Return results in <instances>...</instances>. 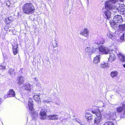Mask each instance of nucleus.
I'll return each instance as SVG.
<instances>
[{
  "label": "nucleus",
  "mask_w": 125,
  "mask_h": 125,
  "mask_svg": "<svg viewBox=\"0 0 125 125\" xmlns=\"http://www.w3.org/2000/svg\"><path fill=\"white\" fill-rule=\"evenodd\" d=\"M116 0H108L105 2V8L104 9H107L113 12H117V7L114 5V4L116 2Z\"/></svg>",
  "instance_id": "f257e3e1"
},
{
  "label": "nucleus",
  "mask_w": 125,
  "mask_h": 125,
  "mask_svg": "<svg viewBox=\"0 0 125 125\" xmlns=\"http://www.w3.org/2000/svg\"><path fill=\"white\" fill-rule=\"evenodd\" d=\"M22 7L23 12L27 14H31L34 12L35 10L33 5L31 3H26L24 4Z\"/></svg>",
  "instance_id": "f03ea898"
},
{
  "label": "nucleus",
  "mask_w": 125,
  "mask_h": 125,
  "mask_svg": "<svg viewBox=\"0 0 125 125\" xmlns=\"http://www.w3.org/2000/svg\"><path fill=\"white\" fill-rule=\"evenodd\" d=\"M92 112L93 114H95L97 116L94 119V124L96 125L99 124L102 120L101 113L99 109H98L92 110Z\"/></svg>",
  "instance_id": "7ed1b4c3"
},
{
  "label": "nucleus",
  "mask_w": 125,
  "mask_h": 125,
  "mask_svg": "<svg viewBox=\"0 0 125 125\" xmlns=\"http://www.w3.org/2000/svg\"><path fill=\"white\" fill-rule=\"evenodd\" d=\"M33 102L31 100H29L28 102V106L29 110L31 111L32 113H33L32 117L35 119H36L38 117V113L36 112H34L33 111Z\"/></svg>",
  "instance_id": "20e7f679"
},
{
  "label": "nucleus",
  "mask_w": 125,
  "mask_h": 125,
  "mask_svg": "<svg viewBox=\"0 0 125 125\" xmlns=\"http://www.w3.org/2000/svg\"><path fill=\"white\" fill-rule=\"evenodd\" d=\"M98 49L100 52L102 54H107L110 52V50L108 49L103 46H100Z\"/></svg>",
  "instance_id": "39448f33"
},
{
  "label": "nucleus",
  "mask_w": 125,
  "mask_h": 125,
  "mask_svg": "<svg viewBox=\"0 0 125 125\" xmlns=\"http://www.w3.org/2000/svg\"><path fill=\"white\" fill-rule=\"evenodd\" d=\"M111 11L106 9H103V14L105 18L109 20L111 18Z\"/></svg>",
  "instance_id": "423d86ee"
},
{
  "label": "nucleus",
  "mask_w": 125,
  "mask_h": 125,
  "mask_svg": "<svg viewBox=\"0 0 125 125\" xmlns=\"http://www.w3.org/2000/svg\"><path fill=\"white\" fill-rule=\"evenodd\" d=\"M113 20L114 23H118L119 24L123 21L122 16L119 15L115 16L114 17Z\"/></svg>",
  "instance_id": "0eeeda50"
},
{
  "label": "nucleus",
  "mask_w": 125,
  "mask_h": 125,
  "mask_svg": "<svg viewBox=\"0 0 125 125\" xmlns=\"http://www.w3.org/2000/svg\"><path fill=\"white\" fill-rule=\"evenodd\" d=\"M46 112V110L45 109H42L41 110L40 113L41 119L44 120L46 119L47 116Z\"/></svg>",
  "instance_id": "6e6552de"
},
{
  "label": "nucleus",
  "mask_w": 125,
  "mask_h": 125,
  "mask_svg": "<svg viewBox=\"0 0 125 125\" xmlns=\"http://www.w3.org/2000/svg\"><path fill=\"white\" fill-rule=\"evenodd\" d=\"M119 7H117V12L122 14H125V6L124 5H119Z\"/></svg>",
  "instance_id": "1a4fd4ad"
},
{
  "label": "nucleus",
  "mask_w": 125,
  "mask_h": 125,
  "mask_svg": "<svg viewBox=\"0 0 125 125\" xmlns=\"http://www.w3.org/2000/svg\"><path fill=\"white\" fill-rule=\"evenodd\" d=\"M104 116L105 118H107L110 120H113L115 119L114 118V117L115 116V114L112 113H111L109 114H105L104 115Z\"/></svg>",
  "instance_id": "9d476101"
},
{
  "label": "nucleus",
  "mask_w": 125,
  "mask_h": 125,
  "mask_svg": "<svg viewBox=\"0 0 125 125\" xmlns=\"http://www.w3.org/2000/svg\"><path fill=\"white\" fill-rule=\"evenodd\" d=\"M24 81V78L22 76H18L17 78V83L19 85H21L23 83Z\"/></svg>",
  "instance_id": "9b49d317"
},
{
  "label": "nucleus",
  "mask_w": 125,
  "mask_h": 125,
  "mask_svg": "<svg viewBox=\"0 0 125 125\" xmlns=\"http://www.w3.org/2000/svg\"><path fill=\"white\" fill-rule=\"evenodd\" d=\"M12 45L13 46L12 50L13 54L14 55H16L18 53V45L17 43L12 44Z\"/></svg>",
  "instance_id": "f8f14e48"
},
{
  "label": "nucleus",
  "mask_w": 125,
  "mask_h": 125,
  "mask_svg": "<svg viewBox=\"0 0 125 125\" xmlns=\"http://www.w3.org/2000/svg\"><path fill=\"white\" fill-rule=\"evenodd\" d=\"M89 31L88 29L85 28L83 31L80 33V34L85 37H88L89 34Z\"/></svg>",
  "instance_id": "ddd939ff"
},
{
  "label": "nucleus",
  "mask_w": 125,
  "mask_h": 125,
  "mask_svg": "<svg viewBox=\"0 0 125 125\" xmlns=\"http://www.w3.org/2000/svg\"><path fill=\"white\" fill-rule=\"evenodd\" d=\"M31 85L29 83H26L23 84L22 88L24 90L28 91H30L31 90Z\"/></svg>",
  "instance_id": "4468645a"
},
{
  "label": "nucleus",
  "mask_w": 125,
  "mask_h": 125,
  "mask_svg": "<svg viewBox=\"0 0 125 125\" xmlns=\"http://www.w3.org/2000/svg\"><path fill=\"white\" fill-rule=\"evenodd\" d=\"M115 58V54L112 52H110V56L108 59L109 60L111 61V62H113Z\"/></svg>",
  "instance_id": "2eb2a0df"
},
{
  "label": "nucleus",
  "mask_w": 125,
  "mask_h": 125,
  "mask_svg": "<svg viewBox=\"0 0 125 125\" xmlns=\"http://www.w3.org/2000/svg\"><path fill=\"white\" fill-rule=\"evenodd\" d=\"M100 55H97L95 57L94 59L93 62L95 64L98 63L100 62V58H101Z\"/></svg>",
  "instance_id": "dca6fc26"
},
{
  "label": "nucleus",
  "mask_w": 125,
  "mask_h": 125,
  "mask_svg": "<svg viewBox=\"0 0 125 125\" xmlns=\"http://www.w3.org/2000/svg\"><path fill=\"white\" fill-rule=\"evenodd\" d=\"M125 109V105L123 104L122 106H120L117 108L116 110L117 112L119 113H121L122 111H123Z\"/></svg>",
  "instance_id": "f3484780"
},
{
  "label": "nucleus",
  "mask_w": 125,
  "mask_h": 125,
  "mask_svg": "<svg viewBox=\"0 0 125 125\" xmlns=\"http://www.w3.org/2000/svg\"><path fill=\"white\" fill-rule=\"evenodd\" d=\"M117 23H114V22L112 23H111V25H112V27L113 28L115 29H119L120 27V25L117 24Z\"/></svg>",
  "instance_id": "a211bd4d"
},
{
  "label": "nucleus",
  "mask_w": 125,
  "mask_h": 125,
  "mask_svg": "<svg viewBox=\"0 0 125 125\" xmlns=\"http://www.w3.org/2000/svg\"><path fill=\"white\" fill-rule=\"evenodd\" d=\"M104 42V39L102 37H100L98 39V41L96 43L98 45L100 44H103Z\"/></svg>",
  "instance_id": "6ab92c4d"
},
{
  "label": "nucleus",
  "mask_w": 125,
  "mask_h": 125,
  "mask_svg": "<svg viewBox=\"0 0 125 125\" xmlns=\"http://www.w3.org/2000/svg\"><path fill=\"white\" fill-rule=\"evenodd\" d=\"M15 95V93L13 90L12 89L10 90L8 94V97H14Z\"/></svg>",
  "instance_id": "aec40b11"
},
{
  "label": "nucleus",
  "mask_w": 125,
  "mask_h": 125,
  "mask_svg": "<svg viewBox=\"0 0 125 125\" xmlns=\"http://www.w3.org/2000/svg\"><path fill=\"white\" fill-rule=\"evenodd\" d=\"M118 56L120 59V60L122 62L125 61V57L123 56L121 53H119L118 54Z\"/></svg>",
  "instance_id": "412c9836"
},
{
  "label": "nucleus",
  "mask_w": 125,
  "mask_h": 125,
  "mask_svg": "<svg viewBox=\"0 0 125 125\" xmlns=\"http://www.w3.org/2000/svg\"><path fill=\"white\" fill-rule=\"evenodd\" d=\"M49 117L50 119L55 120H57L58 118V115H50L49 116Z\"/></svg>",
  "instance_id": "4be33fe9"
},
{
  "label": "nucleus",
  "mask_w": 125,
  "mask_h": 125,
  "mask_svg": "<svg viewBox=\"0 0 125 125\" xmlns=\"http://www.w3.org/2000/svg\"><path fill=\"white\" fill-rule=\"evenodd\" d=\"M118 72L115 71H113L111 72L110 74L112 78L117 76L118 75Z\"/></svg>",
  "instance_id": "5701e85b"
},
{
  "label": "nucleus",
  "mask_w": 125,
  "mask_h": 125,
  "mask_svg": "<svg viewBox=\"0 0 125 125\" xmlns=\"http://www.w3.org/2000/svg\"><path fill=\"white\" fill-rule=\"evenodd\" d=\"M119 30L121 31H125V24L120 25Z\"/></svg>",
  "instance_id": "b1692460"
},
{
  "label": "nucleus",
  "mask_w": 125,
  "mask_h": 125,
  "mask_svg": "<svg viewBox=\"0 0 125 125\" xmlns=\"http://www.w3.org/2000/svg\"><path fill=\"white\" fill-rule=\"evenodd\" d=\"M34 99L36 101H39L40 100V99L39 97V95H37V94H35L33 96Z\"/></svg>",
  "instance_id": "393cba45"
},
{
  "label": "nucleus",
  "mask_w": 125,
  "mask_h": 125,
  "mask_svg": "<svg viewBox=\"0 0 125 125\" xmlns=\"http://www.w3.org/2000/svg\"><path fill=\"white\" fill-rule=\"evenodd\" d=\"M111 33V32H108L107 33V36L109 38L113 40L114 36L112 35V34Z\"/></svg>",
  "instance_id": "a878e982"
},
{
  "label": "nucleus",
  "mask_w": 125,
  "mask_h": 125,
  "mask_svg": "<svg viewBox=\"0 0 125 125\" xmlns=\"http://www.w3.org/2000/svg\"><path fill=\"white\" fill-rule=\"evenodd\" d=\"M8 18H6L5 19V23L6 24L4 28V30L5 31H8Z\"/></svg>",
  "instance_id": "bb28decb"
},
{
  "label": "nucleus",
  "mask_w": 125,
  "mask_h": 125,
  "mask_svg": "<svg viewBox=\"0 0 125 125\" xmlns=\"http://www.w3.org/2000/svg\"><path fill=\"white\" fill-rule=\"evenodd\" d=\"M125 35V32H120L119 35V36L120 37V39L121 40H123L124 39V35Z\"/></svg>",
  "instance_id": "cd10ccee"
},
{
  "label": "nucleus",
  "mask_w": 125,
  "mask_h": 125,
  "mask_svg": "<svg viewBox=\"0 0 125 125\" xmlns=\"http://www.w3.org/2000/svg\"><path fill=\"white\" fill-rule=\"evenodd\" d=\"M6 63L3 62V63L0 64V69L3 70L5 68Z\"/></svg>",
  "instance_id": "c85d7f7f"
},
{
  "label": "nucleus",
  "mask_w": 125,
  "mask_h": 125,
  "mask_svg": "<svg viewBox=\"0 0 125 125\" xmlns=\"http://www.w3.org/2000/svg\"><path fill=\"white\" fill-rule=\"evenodd\" d=\"M108 63H104L101 64L100 65V67L102 68H105L108 67Z\"/></svg>",
  "instance_id": "c756f323"
},
{
  "label": "nucleus",
  "mask_w": 125,
  "mask_h": 125,
  "mask_svg": "<svg viewBox=\"0 0 125 125\" xmlns=\"http://www.w3.org/2000/svg\"><path fill=\"white\" fill-rule=\"evenodd\" d=\"M85 52L87 53H88L89 54L91 52H92L91 51L90 48L89 47H87L85 49Z\"/></svg>",
  "instance_id": "7c9ffc66"
},
{
  "label": "nucleus",
  "mask_w": 125,
  "mask_h": 125,
  "mask_svg": "<svg viewBox=\"0 0 125 125\" xmlns=\"http://www.w3.org/2000/svg\"><path fill=\"white\" fill-rule=\"evenodd\" d=\"M103 125H114V123L111 121L105 122Z\"/></svg>",
  "instance_id": "2f4dec72"
},
{
  "label": "nucleus",
  "mask_w": 125,
  "mask_h": 125,
  "mask_svg": "<svg viewBox=\"0 0 125 125\" xmlns=\"http://www.w3.org/2000/svg\"><path fill=\"white\" fill-rule=\"evenodd\" d=\"M99 49H98V48L95 47L94 45L92 47V52H95L97 51Z\"/></svg>",
  "instance_id": "473e14b6"
},
{
  "label": "nucleus",
  "mask_w": 125,
  "mask_h": 125,
  "mask_svg": "<svg viewBox=\"0 0 125 125\" xmlns=\"http://www.w3.org/2000/svg\"><path fill=\"white\" fill-rule=\"evenodd\" d=\"M76 121L78 123H79L81 125H83L82 123V121L79 119L76 118L75 119Z\"/></svg>",
  "instance_id": "72a5a7b5"
},
{
  "label": "nucleus",
  "mask_w": 125,
  "mask_h": 125,
  "mask_svg": "<svg viewBox=\"0 0 125 125\" xmlns=\"http://www.w3.org/2000/svg\"><path fill=\"white\" fill-rule=\"evenodd\" d=\"M91 115H92L90 113L87 112L85 113V117L86 119L88 118V117L91 116Z\"/></svg>",
  "instance_id": "f704fd0d"
},
{
  "label": "nucleus",
  "mask_w": 125,
  "mask_h": 125,
  "mask_svg": "<svg viewBox=\"0 0 125 125\" xmlns=\"http://www.w3.org/2000/svg\"><path fill=\"white\" fill-rule=\"evenodd\" d=\"M14 71V69H10L8 72L9 73L10 75H11L13 73V72Z\"/></svg>",
  "instance_id": "c9c22d12"
},
{
  "label": "nucleus",
  "mask_w": 125,
  "mask_h": 125,
  "mask_svg": "<svg viewBox=\"0 0 125 125\" xmlns=\"http://www.w3.org/2000/svg\"><path fill=\"white\" fill-rule=\"evenodd\" d=\"M52 45L54 48L56 47L57 46V44L56 43V42L55 40L54 42H53L52 43Z\"/></svg>",
  "instance_id": "e433bc0d"
},
{
  "label": "nucleus",
  "mask_w": 125,
  "mask_h": 125,
  "mask_svg": "<svg viewBox=\"0 0 125 125\" xmlns=\"http://www.w3.org/2000/svg\"><path fill=\"white\" fill-rule=\"evenodd\" d=\"M121 116L123 117H125V108L121 115Z\"/></svg>",
  "instance_id": "4c0bfd02"
},
{
  "label": "nucleus",
  "mask_w": 125,
  "mask_h": 125,
  "mask_svg": "<svg viewBox=\"0 0 125 125\" xmlns=\"http://www.w3.org/2000/svg\"><path fill=\"white\" fill-rule=\"evenodd\" d=\"M3 56L4 60L7 58V56L5 53H3Z\"/></svg>",
  "instance_id": "58836bf2"
},
{
  "label": "nucleus",
  "mask_w": 125,
  "mask_h": 125,
  "mask_svg": "<svg viewBox=\"0 0 125 125\" xmlns=\"http://www.w3.org/2000/svg\"><path fill=\"white\" fill-rule=\"evenodd\" d=\"M92 119V115L91 116L88 117V118H87L86 119L88 120H91Z\"/></svg>",
  "instance_id": "ea45409f"
},
{
  "label": "nucleus",
  "mask_w": 125,
  "mask_h": 125,
  "mask_svg": "<svg viewBox=\"0 0 125 125\" xmlns=\"http://www.w3.org/2000/svg\"><path fill=\"white\" fill-rule=\"evenodd\" d=\"M4 98H6L8 97V94H7L4 96Z\"/></svg>",
  "instance_id": "a19ab883"
},
{
  "label": "nucleus",
  "mask_w": 125,
  "mask_h": 125,
  "mask_svg": "<svg viewBox=\"0 0 125 125\" xmlns=\"http://www.w3.org/2000/svg\"><path fill=\"white\" fill-rule=\"evenodd\" d=\"M44 102L45 103H47V102H50V101H49L45 100V101H44Z\"/></svg>",
  "instance_id": "79ce46f5"
},
{
  "label": "nucleus",
  "mask_w": 125,
  "mask_h": 125,
  "mask_svg": "<svg viewBox=\"0 0 125 125\" xmlns=\"http://www.w3.org/2000/svg\"><path fill=\"white\" fill-rule=\"evenodd\" d=\"M35 80L36 82H38V79H36V78H35Z\"/></svg>",
  "instance_id": "37998d69"
},
{
  "label": "nucleus",
  "mask_w": 125,
  "mask_h": 125,
  "mask_svg": "<svg viewBox=\"0 0 125 125\" xmlns=\"http://www.w3.org/2000/svg\"><path fill=\"white\" fill-rule=\"evenodd\" d=\"M117 0L116 2L118 1H123V0Z\"/></svg>",
  "instance_id": "c03bdc74"
},
{
  "label": "nucleus",
  "mask_w": 125,
  "mask_h": 125,
  "mask_svg": "<svg viewBox=\"0 0 125 125\" xmlns=\"http://www.w3.org/2000/svg\"><path fill=\"white\" fill-rule=\"evenodd\" d=\"M1 103V98H0V104Z\"/></svg>",
  "instance_id": "a18cd8bd"
},
{
  "label": "nucleus",
  "mask_w": 125,
  "mask_h": 125,
  "mask_svg": "<svg viewBox=\"0 0 125 125\" xmlns=\"http://www.w3.org/2000/svg\"><path fill=\"white\" fill-rule=\"evenodd\" d=\"M123 66L124 68H125V64L123 65Z\"/></svg>",
  "instance_id": "49530a36"
},
{
  "label": "nucleus",
  "mask_w": 125,
  "mask_h": 125,
  "mask_svg": "<svg viewBox=\"0 0 125 125\" xmlns=\"http://www.w3.org/2000/svg\"><path fill=\"white\" fill-rule=\"evenodd\" d=\"M6 5H7V2H6Z\"/></svg>",
  "instance_id": "de8ad7c7"
},
{
  "label": "nucleus",
  "mask_w": 125,
  "mask_h": 125,
  "mask_svg": "<svg viewBox=\"0 0 125 125\" xmlns=\"http://www.w3.org/2000/svg\"><path fill=\"white\" fill-rule=\"evenodd\" d=\"M65 1H67V0H64Z\"/></svg>",
  "instance_id": "09e8293b"
},
{
  "label": "nucleus",
  "mask_w": 125,
  "mask_h": 125,
  "mask_svg": "<svg viewBox=\"0 0 125 125\" xmlns=\"http://www.w3.org/2000/svg\"><path fill=\"white\" fill-rule=\"evenodd\" d=\"M11 31L10 30H10H9V31Z\"/></svg>",
  "instance_id": "8fccbe9b"
},
{
  "label": "nucleus",
  "mask_w": 125,
  "mask_h": 125,
  "mask_svg": "<svg viewBox=\"0 0 125 125\" xmlns=\"http://www.w3.org/2000/svg\"><path fill=\"white\" fill-rule=\"evenodd\" d=\"M9 1L10 3V1Z\"/></svg>",
  "instance_id": "3c124183"
},
{
  "label": "nucleus",
  "mask_w": 125,
  "mask_h": 125,
  "mask_svg": "<svg viewBox=\"0 0 125 125\" xmlns=\"http://www.w3.org/2000/svg\"><path fill=\"white\" fill-rule=\"evenodd\" d=\"M113 52H115L114 51Z\"/></svg>",
  "instance_id": "603ef678"
},
{
  "label": "nucleus",
  "mask_w": 125,
  "mask_h": 125,
  "mask_svg": "<svg viewBox=\"0 0 125 125\" xmlns=\"http://www.w3.org/2000/svg\"><path fill=\"white\" fill-rule=\"evenodd\" d=\"M8 20H9V18H8Z\"/></svg>",
  "instance_id": "864d4df0"
},
{
  "label": "nucleus",
  "mask_w": 125,
  "mask_h": 125,
  "mask_svg": "<svg viewBox=\"0 0 125 125\" xmlns=\"http://www.w3.org/2000/svg\"><path fill=\"white\" fill-rule=\"evenodd\" d=\"M12 2H11V4H12Z\"/></svg>",
  "instance_id": "5fc2aeb1"
},
{
  "label": "nucleus",
  "mask_w": 125,
  "mask_h": 125,
  "mask_svg": "<svg viewBox=\"0 0 125 125\" xmlns=\"http://www.w3.org/2000/svg\"><path fill=\"white\" fill-rule=\"evenodd\" d=\"M95 44H94V45H95Z\"/></svg>",
  "instance_id": "6e6d98bb"
}]
</instances>
